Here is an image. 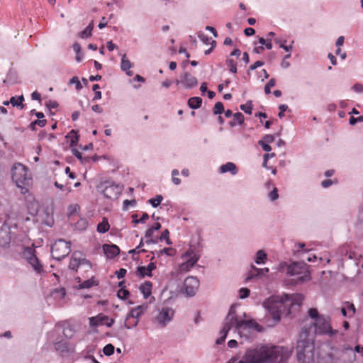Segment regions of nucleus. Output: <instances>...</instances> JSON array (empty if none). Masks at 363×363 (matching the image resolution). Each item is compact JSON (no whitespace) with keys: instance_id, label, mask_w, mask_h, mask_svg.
<instances>
[{"instance_id":"1","label":"nucleus","mask_w":363,"mask_h":363,"mask_svg":"<svg viewBox=\"0 0 363 363\" xmlns=\"http://www.w3.org/2000/svg\"><path fill=\"white\" fill-rule=\"evenodd\" d=\"M311 323L309 327L301 330L300 340L297 342L296 353L299 363H313L314 345L313 339L315 335H328L333 337L338 333L337 330L332 328L330 318L319 314L316 308H310L308 311Z\"/></svg>"},{"instance_id":"2","label":"nucleus","mask_w":363,"mask_h":363,"mask_svg":"<svg viewBox=\"0 0 363 363\" xmlns=\"http://www.w3.org/2000/svg\"><path fill=\"white\" fill-rule=\"evenodd\" d=\"M290 352L286 347L276 345H262L247 350L238 363H286Z\"/></svg>"},{"instance_id":"3","label":"nucleus","mask_w":363,"mask_h":363,"mask_svg":"<svg viewBox=\"0 0 363 363\" xmlns=\"http://www.w3.org/2000/svg\"><path fill=\"white\" fill-rule=\"evenodd\" d=\"M307 267V264L303 262H292L291 264L284 262L279 264L277 270L281 272H286L289 277L300 275L297 278L296 282L302 283L311 279Z\"/></svg>"},{"instance_id":"4","label":"nucleus","mask_w":363,"mask_h":363,"mask_svg":"<svg viewBox=\"0 0 363 363\" xmlns=\"http://www.w3.org/2000/svg\"><path fill=\"white\" fill-rule=\"evenodd\" d=\"M240 319H239L236 311L235 306L232 305L228 311L227 315L225 316L222 329L219 332V337L216 341V345H221L226 339L228 332L233 328L235 331L240 334Z\"/></svg>"},{"instance_id":"5","label":"nucleus","mask_w":363,"mask_h":363,"mask_svg":"<svg viewBox=\"0 0 363 363\" xmlns=\"http://www.w3.org/2000/svg\"><path fill=\"white\" fill-rule=\"evenodd\" d=\"M11 177L16 186L21 189L23 194L28 191V186L32 183V177L27 167L21 163H16L11 169Z\"/></svg>"},{"instance_id":"6","label":"nucleus","mask_w":363,"mask_h":363,"mask_svg":"<svg viewBox=\"0 0 363 363\" xmlns=\"http://www.w3.org/2000/svg\"><path fill=\"white\" fill-rule=\"evenodd\" d=\"M263 306L276 322L280 320L281 315L283 313L287 314L288 307L284 300V294L281 296H272L269 297L263 303Z\"/></svg>"},{"instance_id":"7","label":"nucleus","mask_w":363,"mask_h":363,"mask_svg":"<svg viewBox=\"0 0 363 363\" xmlns=\"http://www.w3.org/2000/svg\"><path fill=\"white\" fill-rule=\"evenodd\" d=\"M97 189L102 191L106 198L110 199H117L122 191V186L111 180L101 181L97 186Z\"/></svg>"},{"instance_id":"8","label":"nucleus","mask_w":363,"mask_h":363,"mask_svg":"<svg viewBox=\"0 0 363 363\" xmlns=\"http://www.w3.org/2000/svg\"><path fill=\"white\" fill-rule=\"evenodd\" d=\"M35 252H36L34 248L27 247H25L22 255L33 268V271L38 274H41L44 272L43 265L37 257Z\"/></svg>"},{"instance_id":"9","label":"nucleus","mask_w":363,"mask_h":363,"mask_svg":"<svg viewBox=\"0 0 363 363\" xmlns=\"http://www.w3.org/2000/svg\"><path fill=\"white\" fill-rule=\"evenodd\" d=\"M70 242H66L63 239H59L55 241V243L51 246V253L54 259L57 260H62L67 257L70 250Z\"/></svg>"},{"instance_id":"10","label":"nucleus","mask_w":363,"mask_h":363,"mask_svg":"<svg viewBox=\"0 0 363 363\" xmlns=\"http://www.w3.org/2000/svg\"><path fill=\"white\" fill-rule=\"evenodd\" d=\"M174 315V311L168 306H164L160 310L155 317V321L161 327H165L169 323Z\"/></svg>"},{"instance_id":"11","label":"nucleus","mask_w":363,"mask_h":363,"mask_svg":"<svg viewBox=\"0 0 363 363\" xmlns=\"http://www.w3.org/2000/svg\"><path fill=\"white\" fill-rule=\"evenodd\" d=\"M284 297L288 307L287 314L291 313L292 311L298 310L303 301V296L300 294H284Z\"/></svg>"},{"instance_id":"12","label":"nucleus","mask_w":363,"mask_h":363,"mask_svg":"<svg viewBox=\"0 0 363 363\" xmlns=\"http://www.w3.org/2000/svg\"><path fill=\"white\" fill-rule=\"evenodd\" d=\"M199 284V280L196 277H189L184 280L182 291L188 297H192L196 294Z\"/></svg>"},{"instance_id":"13","label":"nucleus","mask_w":363,"mask_h":363,"mask_svg":"<svg viewBox=\"0 0 363 363\" xmlns=\"http://www.w3.org/2000/svg\"><path fill=\"white\" fill-rule=\"evenodd\" d=\"M84 266L85 270L91 268V264L86 258L81 257V252L75 251L72 253L71 260L69 264V268L72 270H77L79 267Z\"/></svg>"},{"instance_id":"14","label":"nucleus","mask_w":363,"mask_h":363,"mask_svg":"<svg viewBox=\"0 0 363 363\" xmlns=\"http://www.w3.org/2000/svg\"><path fill=\"white\" fill-rule=\"evenodd\" d=\"M89 320L91 327L105 325L110 328L114 323V319H110L107 315H104L103 313H99L96 316L91 317Z\"/></svg>"},{"instance_id":"15","label":"nucleus","mask_w":363,"mask_h":363,"mask_svg":"<svg viewBox=\"0 0 363 363\" xmlns=\"http://www.w3.org/2000/svg\"><path fill=\"white\" fill-rule=\"evenodd\" d=\"M181 78V84L186 89H191L196 86L198 84L197 79L190 74L189 73L185 72L180 76Z\"/></svg>"},{"instance_id":"16","label":"nucleus","mask_w":363,"mask_h":363,"mask_svg":"<svg viewBox=\"0 0 363 363\" xmlns=\"http://www.w3.org/2000/svg\"><path fill=\"white\" fill-rule=\"evenodd\" d=\"M240 333L242 330H245L247 329H255L257 332H262L263 330L262 326L259 325L254 320H245L240 319Z\"/></svg>"},{"instance_id":"17","label":"nucleus","mask_w":363,"mask_h":363,"mask_svg":"<svg viewBox=\"0 0 363 363\" xmlns=\"http://www.w3.org/2000/svg\"><path fill=\"white\" fill-rule=\"evenodd\" d=\"M147 305H140L135 308H133L130 310V311L128 313L126 316V320H129L130 318L139 319V318L143 314V313L147 310Z\"/></svg>"},{"instance_id":"18","label":"nucleus","mask_w":363,"mask_h":363,"mask_svg":"<svg viewBox=\"0 0 363 363\" xmlns=\"http://www.w3.org/2000/svg\"><path fill=\"white\" fill-rule=\"evenodd\" d=\"M156 269V264L150 262L147 267L140 266L137 269V274L140 277H152V271Z\"/></svg>"},{"instance_id":"19","label":"nucleus","mask_w":363,"mask_h":363,"mask_svg":"<svg viewBox=\"0 0 363 363\" xmlns=\"http://www.w3.org/2000/svg\"><path fill=\"white\" fill-rule=\"evenodd\" d=\"M103 250L106 256L109 259H113L120 252L119 247L116 245H103Z\"/></svg>"},{"instance_id":"20","label":"nucleus","mask_w":363,"mask_h":363,"mask_svg":"<svg viewBox=\"0 0 363 363\" xmlns=\"http://www.w3.org/2000/svg\"><path fill=\"white\" fill-rule=\"evenodd\" d=\"M251 268L252 270L248 273L247 277H246V281H248L255 277H262L269 271V268L259 269L254 265H252Z\"/></svg>"},{"instance_id":"21","label":"nucleus","mask_w":363,"mask_h":363,"mask_svg":"<svg viewBox=\"0 0 363 363\" xmlns=\"http://www.w3.org/2000/svg\"><path fill=\"white\" fill-rule=\"evenodd\" d=\"M199 258V255H194L192 257L186 258V262L180 265L181 271H189L196 264Z\"/></svg>"},{"instance_id":"22","label":"nucleus","mask_w":363,"mask_h":363,"mask_svg":"<svg viewBox=\"0 0 363 363\" xmlns=\"http://www.w3.org/2000/svg\"><path fill=\"white\" fill-rule=\"evenodd\" d=\"M55 349L62 354L72 351V347L67 341L60 340L55 342Z\"/></svg>"},{"instance_id":"23","label":"nucleus","mask_w":363,"mask_h":363,"mask_svg":"<svg viewBox=\"0 0 363 363\" xmlns=\"http://www.w3.org/2000/svg\"><path fill=\"white\" fill-rule=\"evenodd\" d=\"M219 172L221 174L230 172L232 175H235L238 173V168L234 163L228 162L220 167Z\"/></svg>"},{"instance_id":"24","label":"nucleus","mask_w":363,"mask_h":363,"mask_svg":"<svg viewBox=\"0 0 363 363\" xmlns=\"http://www.w3.org/2000/svg\"><path fill=\"white\" fill-rule=\"evenodd\" d=\"M11 235L8 231H1L0 232V247L4 248H7L10 245L11 242Z\"/></svg>"},{"instance_id":"25","label":"nucleus","mask_w":363,"mask_h":363,"mask_svg":"<svg viewBox=\"0 0 363 363\" xmlns=\"http://www.w3.org/2000/svg\"><path fill=\"white\" fill-rule=\"evenodd\" d=\"M152 287V284L150 281H145V283L140 286V291L143 294L145 298H147L150 296Z\"/></svg>"},{"instance_id":"26","label":"nucleus","mask_w":363,"mask_h":363,"mask_svg":"<svg viewBox=\"0 0 363 363\" xmlns=\"http://www.w3.org/2000/svg\"><path fill=\"white\" fill-rule=\"evenodd\" d=\"M20 214V211L16 206H11L6 213V216L8 220H16L18 218Z\"/></svg>"},{"instance_id":"27","label":"nucleus","mask_w":363,"mask_h":363,"mask_svg":"<svg viewBox=\"0 0 363 363\" xmlns=\"http://www.w3.org/2000/svg\"><path fill=\"white\" fill-rule=\"evenodd\" d=\"M267 260V254L264 250H259L255 255V262L257 264H264Z\"/></svg>"},{"instance_id":"28","label":"nucleus","mask_w":363,"mask_h":363,"mask_svg":"<svg viewBox=\"0 0 363 363\" xmlns=\"http://www.w3.org/2000/svg\"><path fill=\"white\" fill-rule=\"evenodd\" d=\"M343 316L351 318L355 313V308L352 303H347L346 306L341 308Z\"/></svg>"},{"instance_id":"29","label":"nucleus","mask_w":363,"mask_h":363,"mask_svg":"<svg viewBox=\"0 0 363 363\" xmlns=\"http://www.w3.org/2000/svg\"><path fill=\"white\" fill-rule=\"evenodd\" d=\"M202 99L198 96L191 97L188 100V106L192 109H197L201 107Z\"/></svg>"},{"instance_id":"30","label":"nucleus","mask_w":363,"mask_h":363,"mask_svg":"<svg viewBox=\"0 0 363 363\" xmlns=\"http://www.w3.org/2000/svg\"><path fill=\"white\" fill-rule=\"evenodd\" d=\"M24 101V97L23 95L19 96L17 99L16 96H12L9 102H11V105L13 106H16L17 108H19L20 109H23L24 108V104H23V101Z\"/></svg>"},{"instance_id":"31","label":"nucleus","mask_w":363,"mask_h":363,"mask_svg":"<svg viewBox=\"0 0 363 363\" xmlns=\"http://www.w3.org/2000/svg\"><path fill=\"white\" fill-rule=\"evenodd\" d=\"M17 82V74L16 72L10 69L9 72L7 73L6 78L3 81L4 84L9 83V84H14Z\"/></svg>"},{"instance_id":"32","label":"nucleus","mask_w":363,"mask_h":363,"mask_svg":"<svg viewBox=\"0 0 363 363\" xmlns=\"http://www.w3.org/2000/svg\"><path fill=\"white\" fill-rule=\"evenodd\" d=\"M133 67V64L127 58L126 55L123 54L121 58V69L123 71H128Z\"/></svg>"},{"instance_id":"33","label":"nucleus","mask_w":363,"mask_h":363,"mask_svg":"<svg viewBox=\"0 0 363 363\" xmlns=\"http://www.w3.org/2000/svg\"><path fill=\"white\" fill-rule=\"evenodd\" d=\"M110 225L106 218H104L102 222L99 223L97 225V231L100 233H105L108 231Z\"/></svg>"},{"instance_id":"34","label":"nucleus","mask_w":363,"mask_h":363,"mask_svg":"<svg viewBox=\"0 0 363 363\" xmlns=\"http://www.w3.org/2000/svg\"><path fill=\"white\" fill-rule=\"evenodd\" d=\"M66 138L70 140V147L77 145L79 140V135L74 130L69 131Z\"/></svg>"},{"instance_id":"35","label":"nucleus","mask_w":363,"mask_h":363,"mask_svg":"<svg viewBox=\"0 0 363 363\" xmlns=\"http://www.w3.org/2000/svg\"><path fill=\"white\" fill-rule=\"evenodd\" d=\"M72 48L76 53L75 59L77 62H80L84 57V54L82 52L81 45L78 43H74L72 45Z\"/></svg>"},{"instance_id":"36","label":"nucleus","mask_w":363,"mask_h":363,"mask_svg":"<svg viewBox=\"0 0 363 363\" xmlns=\"http://www.w3.org/2000/svg\"><path fill=\"white\" fill-rule=\"evenodd\" d=\"M274 42L276 44L279 45V48H282L286 52H290L293 49L292 45H285V43H286V40H282L281 38H277L274 39Z\"/></svg>"},{"instance_id":"37","label":"nucleus","mask_w":363,"mask_h":363,"mask_svg":"<svg viewBox=\"0 0 363 363\" xmlns=\"http://www.w3.org/2000/svg\"><path fill=\"white\" fill-rule=\"evenodd\" d=\"M88 221L86 218H81L76 223L75 228L79 230H84L87 228Z\"/></svg>"},{"instance_id":"38","label":"nucleus","mask_w":363,"mask_h":363,"mask_svg":"<svg viewBox=\"0 0 363 363\" xmlns=\"http://www.w3.org/2000/svg\"><path fill=\"white\" fill-rule=\"evenodd\" d=\"M162 200L163 196L162 195H157L155 198L149 199L148 202L152 205V207L157 208L159 205H160Z\"/></svg>"},{"instance_id":"39","label":"nucleus","mask_w":363,"mask_h":363,"mask_svg":"<svg viewBox=\"0 0 363 363\" xmlns=\"http://www.w3.org/2000/svg\"><path fill=\"white\" fill-rule=\"evenodd\" d=\"M240 108L245 113L251 114L252 113V101H250V100L247 101L245 104L240 105Z\"/></svg>"},{"instance_id":"40","label":"nucleus","mask_w":363,"mask_h":363,"mask_svg":"<svg viewBox=\"0 0 363 363\" xmlns=\"http://www.w3.org/2000/svg\"><path fill=\"white\" fill-rule=\"evenodd\" d=\"M226 65L229 67L230 72L235 74L237 72V63L232 59H227Z\"/></svg>"},{"instance_id":"41","label":"nucleus","mask_w":363,"mask_h":363,"mask_svg":"<svg viewBox=\"0 0 363 363\" xmlns=\"http://www.w3.org/2000/svg\"><path fill=\"white\" fill-rule=\"evenodd\" d=\"M46 120H36L30 124V128L32 130H35V126L44 127L46 125Z\"/></svg>"},{"instance_id":"42","label":"nucleus","mask_w":363,"mask_h":363,"mask_svg":"<svg viewBox=\"0 0 363 363\" xmlns=\"http://www.w3.org/2000/svg\"><path fill=\"white\" fill-rule=\"evenodd\" d=\"M224 111V106L222 102H217L213 108V114L218 115L220 114Z\"/></svg>"},{"instance_id":"43","label":"nucleus","mask_w":363,"mask_h":363,"mask_svg":"<svg viewBox=\"0 0 363 363\" xmlns=\"http://www.w3.org/2000/svg\"><path fill=\"white\" fill-rule=\"evenodd\" d=\"M115 347L112 344H107L103 349L105 355L111 356L114 353Z\"/></svg>"},{"instance_id":"44","label":"nucleus","mask_w":363,"mask_h":363,"mask_svg":"<svg viewBox=\"0 0 363 363\" xmlns=\"http://www.w3.org/2000/svg\"><path fill=\"white\" fill-rule=\"evenodd\" d=\"M94 285H96L94 280L93 279H90L84 281L82 284L79 285V289H89L93 286Z\"/></svg>"},{"instance_id":"45","label":"nucleus","mask_w":363,"mask_h":363,"mask_svg":"<svg viewBox=\"0 0 363 363\" xmlns=\"http://www.w3.org/2000/svg\"><path fill=\"white\" fill-rule=\"evenodd\" d=\"M276 84L275 79H271L264 86V92L266 94H269L271 93V88L274 86Z\"/></svg>"},{"instance_id":"46","label":"nucleus","mask_w":363,"mask_h":363,"mask_svg":"<svg viewBox=\"0 0 363 363\" xmlns=\"http://www.w3.org/2000/svg\"><path fill=\"white\" fill-rule=\"evenodd\" d=\"M62 333L66 338H71L74 335V331L69 325L65 326Z\"/></svg>"},{"instance_id":"47","label":"nucleus","mask_w":363,"mask_h":363,"mask_svg":"<svg viewBox=\"0 0 363 363\" xmlns=\"http://www.w3.org/2000/svg\"><path fill=\"white\" fill-rule=\"evenodd\" d=\"M91 33L92 31L91 27H86L84 30L79 33V36L83 39L87 38L91 35Z\"/></svg>"},{"instance_id":"48","label":"nucleus","mask_w":363,"mask_h":363,"mask_svg":"<svg viewBox=\"0 0 363 363\" xmlns=\"http://www.w3.org/2000/svg\"><path fill=\"white\" fill-rule=\"evenodd\" d=\"M268 197L272 201H274L278 199V189L276 187H274L273 189L268 194Z\"/></svg>"},{"instance_id":"49","label":"nucleus","mask_w":363,"mask_h":363,"mask_svg":"<svg viewBox=\"0 0 363 363\" xmlns=\"http://www.w3.org/2000/svg\"><path fill=\"white\" fill-rule=\"evenodd\" d=\"M250 294V291L247 288H241L239 290V297L241 299L248 297Z\"/></svg>"},{"instance_id":"50","label":"nucleus","mask_w":363,"mask_h":363,"mask_svg":"<svg viewBox=\"0 0 363 363\" xmlns=\"http://www.w3.org/2000/svg\"><path fill=\"white\" fill-rule=\"evenodd\" d=\"M172 252H174V249L172 248V247H165L160 251H157L155 253L157 254V255L159 257L160 255L162 254H165L167 255H169V256H172Z\"/></svg>"},{"instance_id":"51","label":"nucleus","mask_w":363,"mask_h":363,"mask_svg":"<svg viewBox=\"0 0 363 363\" xmlns=\"http://www.w3.org/2000/svg\"><path fill=\"white\" fill-rule=\"evenodd\" d=\"M264 65V62L263 61L258 60V61L255 62L253 65H252L249 67V69L247 70V74L250 75V71L255 70L257 68H258L261 66H263Z\"/></svg>"},{"instance_id":"52","label":"nucleus","mask_w":363,"mask_h":363,"mask_svg":"<svg viewBox=\"0 0 363 363\" xmlns=\"http://www.w3.org/2000/svg\"><path fill=\"white\" fill-rule=\"evenodd\" d=\"M117 296L121 299H125L129 296V291L126 289H124L121 288L120 290H118L117 293Z\"/></svg>"},{"instance_id":"53","label":"nucleus","mask_w":363,"mask_h":363,"mask_svg":"<svg viewBox=\"0 0 363 363\" xmlns=\"http://www.w3.org/2000/svg\"><path fill=\"white\" fill-rule=\"evenodd\" d=\"M233 118L235 121L238 122L239 125H241L244 123V116L240 112H237L235 114H233Z\"/></svg>"},{"instance_id":"54","label":"nucleus","mask_w":363,"mask_h":363,"mask_svg":"<svg viewBox=\"0 0 363 363\" xmlns=\"http://www.w3.org/2000/svg\"><path fill=\"white\" fill-rule=\"evenodd\" d=\"M70 84H74L76 85V89L80 90L82 89V85L81 84V82L79 80V78L77 77H73L69 80Z\"/></svg>"},{"instance_id":"55","label":"nucleus","mask_w":363,"mask_h":363,"mask_svg":"<svg viewBox=\"0 0 363 363\" xmlns=\"http://www.w3.org/2000/svg\"><path fill=\"white\" fill-rule=\"evenodd\" d=\"M198 37L203 43H205L206 45L210 43L211 38H208L207 35H206L202 32L198 33Z\"/></svg>"},{"instance_id":"56","label":"nucleus","mask_w":363,"mask_h":363,"mask_svg":"<svg viewBox=\"0 0 363 363\" xmlns=\"http://www.w3.org/2000/svg\"><path fill=\"white\" fill-rule=\"evenodd\" d=\"M138 323V320L135 319L133 322L130 323L129 320H125L124 322V327L126 329H130L132 328L136 327Z\"/></svg>"},{"instance_id":"57","label":"nucleus","mask_w":363,"mask_h":363,"mask_svg":"<svg viewBox=\"0 0 363 363\" xmlns=\"http://www.w3.org/2000/svg\"><path fill=\"white\" fill-rule=\"evenodd\" d=\"M258 144L262 147L263 150L265 152H269L272 150V147L269 145V143H264V140H259L258 142Z\"/></svg>"},{"instance_id":"58","label":"nucleus","mask_w":363,"mask_h":363,"mask_svg":"<svg viewBox=\"0 0 363 363\" xmlns=\"http://www.w3.org/2000/svg\"><path fill=\"white\" fill-rule=\"evenodd\" d=\"M149 218V215L147 213H144L142 217L138 220H134V224L144 223Z\"/></svg>"},{"instance_id":"59","label":"nucleus","mask_w":363,"mask_h":363,"mask_svg":"<svg viewBox=\"0 0 363 363\" xmlns=\"http://www.w3.org/2000/svg\"><path fill=\"white\" fill-rule=\"evenodd\" d=\"M274 140H275L274 135L268 134V135H266L262 140H264V143H272L274 141Z\"/></svg>"},{"instance_id":"60","label":"nucleus","mask_w":363,"mask_h":363,"mask_svg":"<svg viewBox=\"0 0 363 363\" xmlns=\"http://www.w3.org/2000/svg\"><path fill=\"white\" fill-rule=\"evenodd\" d=\"M136 204V201L135 199L133 200H125L123 201V208L128 209L129 206H135Z\"/></svg>"},{"instance_id":"61","label":"nucleus","mask_w":363,"mask_h":363,"mask_svg":"<svg viewBox=\"0 0 363 363\" xmlns=\"http://www.w3.org/2000/svg\"><path fill=\"white\" fill-rule=\"evenodd\" d=\"M361 122V121H363V117L362 116H360V117H358V118H354L353 116H351L350 118V124L352 125H354L357 122Z\"/></svg>"},{"instance_id":"62","label":"nucleus","mask_w":363,"mask_h":363,"mask_svg":"<svg viewBox=\"0 0 363 363\" xmlns=\"http://www.w3.org/2000/svg\"><path fill=\"white\" fill-rule=\"evenodd\" d=\"M126 272H127V271L125 269L121 268L118 271L116 272V274L118 279H120L125 277Z\"/></svg>"},{"instance_id":"63","label":"nucleus","mask_w":363,"mask_h":363,"mask_svg":"<svg viewBox=\"0 0 363 363\" xmlns=\"http://www.w3.org/2000/svg\"><path fill=\"white\" fill-rule=\"evenodd\" d=\"M46 106L48 107V109L50 110L51 108H56L58 106V104L55 101L50 100L46 103Z\"/></svg>"},{"instance_id":"64","label":"nucleus","mask_w":363,"mask_h":363,"mask_svg":"<svg viewBox=\"0 0 363 363\" xmlns=\"http://www.w3.org/2000/svg\"><path fill=\"white\" fill-rule=\"evenodd\" d=\"M354 91L358 93H362L363 92V85L362 84H355L352 88Z\"/></svg>"}]
</instances>
